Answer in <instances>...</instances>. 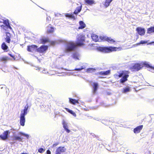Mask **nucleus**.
Instances as JSON below:
<instances>
[{
	"mask_svg": "<svg viewBox=\"0 0 154 154\" xmlns=\"http://www.w3.org/2000/svg\"><path fill=\"white\" fill-rule=\"evenodd\" d=\"M65 16L67 17L71 18L74 20L76 19V17L74 16L72 14L66 13L65 14Z\"/></svg>",
	"mask_w": 154,
	"mask_h": 154,
	"instance_id": "obj_26",
	"label": "nucleus"
},
{
	"mask_svg": "<svg viewBox=\"0 0 154 154\" xmlns=\"http://www.w3.org/2000/svg\"><path fill=\"white\" fill-rule=\"evenodd\" d=\"M38 47V46L35 45H28L27 46V50L29 52H32L36 50L37 51Z\"/></svg>",
	"mask_w": 154,
	"mask_h": 154,
	"instance_id": "obj_10",
	"label": "nucleus"
},
{
	"mask_svg": "<svg viewBox=\"0 0 154 154\" xmlns=\"http://www.w3.org/2000/svg\"><path fill=\"white\" fill-rule=\"evenodd\" d=\"M69 102L72 104L75 105L76 104L79 103V102L78 100L72 99L70 98H69Z\"/></svg>",
	"mask_w": 154,
	"mask_h": 154,
	"instance_id": "obj_18",
	"label": "nucleus"
},
{
	"mask_svg": "<svg viewBox=\"0 0 154 154\" xmlns=\"http://www.w3.org/2000/svg\"><path fill=\"white\" fill-rule=\"evenodd\" d=\"M15 139L19 141H21L22 139L19 136H16L15 137Z\"/></svg>",
	"mask_w": 154,
	"mask_h": 154,
	"instance_id": "obj_35",
	"label": "nucleus"
},
{
	"mask_svg": "<svg viewBox=\"0 0 154 154\" xmlns=\"http://www.w3.org/2000/svg\"><path fill=\"white\" fill-rule=\"evenodd\" d=\"M48 46L43 45L41 46L39 48H37V52L40 53L45 52L48 49Z\"/></svg>",
	"mask_w": 154,
	"mask_h": 154,
	"instance_id": "obj_8",
	"label": "nucleus"
},
{
	"mask_svg": "<svg viewBox=\"0 0 154 154\" xmlns=\"http://www.w3.org/2000/svg\"><path fill=\"white\" fill-rule=\"evenodd\" d=\"M101 39L103 41H107L109 43H114L115 41L111 37L106 36H103L100 37Z\"/></svg>",
	"mask_w": 154,
	"mask_h": 154,
	"instance_id": "obj_6",
	"label": "nucleus"
},
{
	"mask_svg": "<svg viewBox=\"0 0 154 154\" xmlns=\"http://www.w3.org/2000/svg\"><path fill=\"white\" fill-rule=\"evenodd\" d=\"M82 5H81L80 6L77 7L76 9L74 12V14L77 15L78 13H79L82 9Z\"/></svg>",
	"mask_w": 154,
	"mask_h": 154,
	"instance_id": "obj_24",
	"label": "nucleus"
},
{
	"mask_svg": "<svg viewBox=\"0 0 154 154\" xmlns=\"http://www.w3.org/2000/svg\"><path fill=\"white\" fill-rule=\"evenodd\" d=\"M10 133L9 131H6L3 132L2 135H0V138L3 140H5L8 137V135Z\"/></svg>",
	"mask_w": 154,
	"mask_h": 154,
	"instance_id": "obj_9",
	"label": "nucleus"
},
{
	"mask_svg": "<svg viewBox=\"0 0 154 154\" xmlns=\"http://www.w3.org/2000/svg\"><path fill=\"white\" fill-rule=\"evenodd\" d=\"M40 43L42 44H45L49 42V40L48 38H42L40 39Z\"/></svg>",
	"mask_w": 154,
	"mask_h": 154,
	"instance_id": "obj_20",
	"label": "nucleus"
},
{
	"mask_svg": "<svg viewBox=\"0 0 154 154\" xmlns=\"http://www.w3.org/2000/svg\"><path fill=\"white\" fill-rule=\"evenodd\" d=\"M45 149L44 147V148H40L38 149V151L40 153H42L45 151Z\"/></svg>",
	"mask_w": 154,
	"mask_h": 154,
	"instance_id": "obj_33",
	"label": "nucleus"
},
{
	"mask_svg": "<svg viewBox=\"0 0 154 154\" xmlns=\"http://www.w3.org/2000/svg\"><path fill=\"white\" fill-rule=\"evenodd\" d=\"M54 31V29L53 27H51L50 29H48L47 31L48 33H53Z\"/></svg>",
	"mask_w": 154,
	"mask_h": 154,
	"instance_id": "obj_31",
	"label": "nucleus"
},
{
	"mask_svg": "<svg viewBox=\"0 0 154 154\" xmlns=\"http://www.w3.org/2000/svg\"><path fill=\"white\" fill-rule=\"evenodd\" d=\"M8 55H9L14 60H16V58L13 55H12L11 54H10L9 53H8Z\"/></svg>",
	"mask_w": 154,
	"mask_h": 154,
	"instance_id": "obj_36",
	"label": "nucleus"
},
{
	"mask_svg": "<svg viewBox=\"0 0 154 154\" xmlns=\"http://www.w3.org/2000/svg\"><path fill=\"white\" fill-rule=\"evenodd\" d=\"M3 23L5 25H2L1 26V27L3 29L5 30V28L7 29L9 28L11 29H12V28L10 25L8 20V19L5 20Z\"/></svg>",
	"mask_w": 154,
	"mask_h": 154,
	"instance_id": "obj_7",
	"label": "nucleus"
},
{
	"mask_svg": "<svg viewBox=\"0 0 154 154\" xmlns=\"http://www.w3.org/2000/svg\"><path fill=\"white\" fill-rule=\"evenodd\" d=\"M122 48L116 47H112L109 46V47H100V50L104 53H109L113 51H116L119 49V50L121 49Z\"/></svg>",
	"mask_w": 154,
	"mask_h": 154,
	"instance_id": "obj_5",
	"label": "nucleus"
},
{
	"mask_svg": "<svg viewBox=\"0 0 154 154\" xmlns=\"http://www.w3.org/2000/svg\"><path fill=\"white\" fill-rule=\"evenodd\" d=\"M66 149L64 146H60L56 149V154H60L61 153L64 152Z\"/></svg>",
	"mask_w": 154,
	"mask_h": 154,
	"instance_id": "obj_12",
	"label": "nucleus"
},
{
	"mask_svg": "<svg viewBox=\"0 0 154 154\" xmlns=\"http://www.w3.org/2000/svg\"><path fill=\"white\" fill-rule=\"evenodd\" d=\"M143 125L137 126L134 129V132L136 134L140 133L141 131L143 129Z\"/></svg>",
	"mask_w": 154,
	"mask_h": 154,
	"instance_id": "obj_13",
	"label": "nucleus"
},
{
	"mask_svg": "<svg viewBox=\"0 0 154 154\" xmlns=\"http://www.w3.org/2000/svg\"><path fill=\"white\" fill-rule=\"evenodd\" d=\"M10 60V58L6 56H3L0 57V62L6 63L7 61Z\"/></svg>",
	"mask_w": 154,
	"mask_h": 154,
	"instance_id": "obj_16",
	"label": "nucleus"
},
{
	"mask_svg": "<svg viewBox=\"0 0 154 154\" xmlns=\"http://www.w3.org/2000/svg\"><path fill=\"white\" fill-rule=\"evenodd\" d=\"M85 4L86 5H91L94 4L95 2L94 0H85Z\"/></svg>",
	"mask_w": 154,
	"mask_h": 154,
	"instance_id": "obj_19",
	"label": "nucleus"
},
{
	"mask_svg": "<svg viewBox=\"0 0 154 154\" xmlns=\"http://www.w3.org/2000/svg\"><path fill=\"white\" fill-rule=\"evenodd\" d=\"M95 70V69L92 68H89L87 69L86 72L88 73L91 72H92L94 71Z\"/></svg>",
	"mask_w": 154,
	"mask_h": 154,
	"instance_id": "obj_32",
	"label": "nucleus"
},
{
	"mask_svg": "<svg viewBox=\"0 0 154 154\" xmlns=\"http://www.w3.org/2000/svg\"><path fill=\"white\" fill-rule=\"evenodd\" d=\"M154 32V26L151 27L147 29V33L150 34Z\"/></svg>",
	"mask_w": 154,
	"mask_h": 154,
	"instance_id": "obj_28",
	"label": "nucleus"
},
{
	"mask_svg": "<svg viewBox=\"0 0 154 154\" xmlns=\"http://www.w3.org/2000/svg\"><path fill=\"white\" fill-rule=\"evenodd\" d=\"M6 37L5 38V42L7 43H10L11 41V35L8 32L5 33Z\"/></svg>",
	"mask_w": 154,
	"mask_h": 154,
	"instance_id": "obj_14",
	"label": "nucleus"
},
{
	"mask_svg": "<svg viewBox=\"0 0 154 154\" xmlns=\"http://www.w3.org/2000/svg\"><path fill=\"white\" fill-rule=\"evenodd\" d=\"M59 144V142H57L56 143H55L53 144V145L52 146V147H55L56 146H57Z\"/></svg>",
	"mask_w": 154,
	"mask_h": 154,
	"instance_id": "obj_38",
	"label": "nucleus"
},
{
	"mask_svg": "<svg viewBox=\"0 0 154 154\" xmlns=\"http://www.w3.org/2000/svg\"><path fill=\"white\" fill-rule=\"evenodd\" d=\"M113 0H105L103 4L104 6L107 8L110 5V3Z\"/></svg>",
	"mask_w": 154,
	"mask_h": 154,
	"instance_id": "obj_23",
	"label": "nucleus"
},
{
	"mask_svg": "<svg viewBox=\"0 0 154 154\" xmlns=\"http://www.w3.org/2000/svg\"><path fill=\"white\" fill-rule=\"evenodd\" d=\"M84 68L83 67H81L80 68H75V70L76 71H80L83 69Z\"/></svg>",
	"mask_w": 154,
	"mask_h": 154,
	"instance_id": "obj_39",
	"label": "nucleus"
},
{
	"mask_svg": "<svg viewBox=\"0 0 154 154\" xmlns=\"http://www.w3.org/2000/svg\"><path fill=\"white\" fill-rule=\"evenodd\" d=\"M129 72L128 71L122 70L119 73L118 76L120 78L122 77L120 79V83H123L128 80V78L129 77L128 74Z\"/></svg>",
	"mask_w": 154,
	"mask_h": 154,
	"instance_id": "obj_3",
	"label": "nucleus"
},
{
	"mask_svg": "<svg viewBox=\"0 0 154 154\" xmlns=\"http://www.w3.org/2000/svg\"><path fill=\"white\" fill-rule=\"evenodd\" d=\"M79 26L78 27V29H82L85 28L86 27V25L84 22L82 21L79 22Z\"/></svg>",
	"mask_w": 154,
	"mask_h": 154,
	"instance_id": "obj_21",
	"label": "nucleus"
},
{
	"mask_svg": "<svg viewBox=\"0 0 154 154\" xmlns=\"http://www.w3.org/2000/svg\"><path fill=\"white\" fill-rule=\"evenodd\" d=\"M47 154H51V152L49 150H48L47 151Z\"/></svg>",
	"mask_w": 154,
	"mask_h": 154,
	"instance_id": "obj_40",
	"label": "nucleus"
},
{
	"mask_svg": "<svg viewBox=\"0 0 154 154\" xmlns=\"http://www.w3.org/2000/svg\"><path fill=\"white\" fill-rule=\"evenodd\" d=\"M147 43V42L144 41H141L140 42V43H138V44H144Z\"/></svg>",
	"mask_w": 154,
	"mask_h": 154,
	"instance_id": "obj_37",
	"label": "nucleus"
},
{
	"mask_svg": "<svg viewBox=\"0 0 154 154\" xmlns=\"http://www.w3.org/2000/svg\"><path fill=\"white\" fill-rule=\"evenodd\" d=\"M136 30L138 34L141 36L144 35L145 33V30L144 29L140 27H137Z\"/></svg>",
	"mask_w": 154,
	"mask_h": 154,
	"instance_id": "obj_11",
	"label": "nucleus"
},
{
	"mask_svg": "<svg viewBox=\"0 0 154 154\" xmlns=\"http://www.w3.org/2000/svg\"><path fill=\"white\" fill-rule=\"evenodd\" d=\"M5 20L2 19L1 18H0V23H3Z\"/></svg>",
	"mask_w": 154,
	"mask_h": 154,
	"instance_id": "obj_41",
	"label": "nucleus"
},
{
	"mask_svg": "<svg viewBox=\"0 0 154 154\" xmlns=\"http://www.w3.org/2000/svg\"><path fill=\"white\" fill-rule=\"evenodd\" d=\"M130 88L128 87L124 88L122 91V92L123 93H125L130 91Z\"/></svg>",
	"mask_w": 154,
	"mask_h": 154,
	"instance_id": "obj_30",
	"label": "nucleus"
},
{
	"mask_svg": "<svg viewBox=\"0 0 154 154\" xmlns=\"http://www.w3.org/2000/svg\"><path fill=\"white\" fill-rule=\"evenodd\" d=\"M85 41V35L83 34H79L78 35L76 43L70 41L67 43L66 50L67 52L73 51L77 46L80 47L84 45Z\"/></svg>",
	"mask_w": 154,
	"mask_h": 154,
	"instance_id": "obj_1",
	"label": "nucleus"
},
{
	"mask_svg": "<svg viewBox=\"0 0 154 154\" xmlns=\"http://www.w3.org/2000/svg\"><path fill=\"white\" fill-rule=\"evenodd\" d=\"M143 66L150 69L152 71L154 70V67L151 66L146 62L141 63H135L130 67V69L133 71H137L141 69Z\"/></svg>",
	"mask_w": 154,
	"mask_h": 154,
	"instance_id": "obj_2",
	"label": "nucleus"
},
{
	"mask_svg": "<svg viewBox=\"0 0 154 154\" xmlns=\"http://www.w3.org/2000/svg\"><path fill=\"white\" fill-rule=\"evenodd\" d=\"M63 128H64L65 130L68 133H69L70 132V130L67 128L68 126L66 123L64 121L63 122Z\"/></svg>",
	"mask_w": 154,
	"mask_h": 154,
	"instance_id": "obj_27",
	"label": "nucleus"
},
{
	"mask_svg": "<svg viewBox=\"0 0 154 154\" xmlns=\"http://www.w3.org/2000/svg\"><path fill=\"white\" fill-rule=\"evenodd\" d=\"M19 134H20L25 136L27 138L29 137V135L27 134H25L21 132H19Z\"/></svg>",
	"mask_w": 154,
	"mask_h": 154,
	"instance_id": "obj_34",
	"label": "nucleus"
},
{
	"mask_svg": "<svg viewBox=\"0 0 154 154\" xmlns=\"http://www.w3.org/2000/svg\"><path fill=\"white\" fill-rule=\"evenodd\" d=\"M91 38L95 42H97L98 40V36L95 34H93L91 35Z\"/></svg>",
	"mask_w": 154,
	"mask_h": 154,
	"instance_id": "obj_29",
	"label": "nucleus"
},
{
	"mask_svg": "<svg viewBox=\"0 0 154 154\" xmlns=\"http://www.w3.org/2000/svg\"><path fill=\"white\" fill-rule=\"evenodd\" d=\"M20 154H28L26 153L23 152V153H21Z\"/></svg>",
	"mask_w": 154,
	"mask_h": 154,
	"instance_id": "obj_43",
	"label": "nucleus"
},
{
	"mask_svg": "<svg viewBox=\"0 0 154 154\" xmlns=\"http://www.w3.org/2000/svg\"><path fill=\"white\" fill-rule=\"evenodd\" d=\"M64 109H65L66 111L68 112L69 113H70V114H71L72 115L74 116V117H76V115L75 114V112H74L73 111H72V110H70L68 108H64Z\"/></svg>",
	"mask_w": 154,
	"mask_h": 154,
	"instance_id": "obj_25",
	"label": "nucleus"
},
{
	"mask_svg": "<svg viewBox=\"0 0 154 154\" xmlns=\"http://www.w3.org/2000/svg\"><path fill=\"white\" fill-rule=\"evenodd\" d=\"M110 72V70H108L106 71H101L99 72L98 74L101 75H107L109 74Z\"/></svg>",
	"mask_w": 154,
	"mask_h": 154,
	"instance_id": "obj_22",
	"label": "nucleus"
},
{
	"mask_svg": "<svg viewBox=\"0 0 154 154\" xmlns=\"http://www.w3.org/2000/svg\"><path fill=\"white\" fill-rule=\"evenodd\" d=\"M28 108L27 104L24 107L23 110L21 111V113L20 114V123L21 125L24 126L25 125V116L27 114V111Z\"/></svg>",
	"mask_w": 154,
	"mask_h": 154,
	"instance_id": "obj_4",
	"label": "nucleus"
},
{
	"mask_svg": "<svg viewBox=\"0 0 154 154\" xmlns=\"http://www.w3.org/2000/svg\"><path fill=\"white\" fill-rule=\"evenodd\" d=\"M1 47L2 49L4 50L5 51L7 52L8 51V47L6 45L5 42L2 44Z\"/></svg>",
	"mask_w": 154,
	"mask_h": 154,
	"instance_id": "obj_15",
	"label": "nucleus"
},
{
	"mask_svg": "<svg viewBox=\"0 0 154 154\" xmlns=\"http://www.w3.org/2000/svg\"><path fill=\"white\" fill-rule=\"evenodd\" d=\"M98 87V85L97 83L94 82L93 83V94H95L96 93V91L97 90Z\"/></svg>",
	"mask_w": 154,
	"mask_h": 154,
	"instance_id": "obj_17",
	"label": "nucleus"
},
{
	"mask_svg": "<svg viewBox=\"0 0 154 154\" xmlns=\"http://www.w3.org/2000/svg\"><path fill=\"white\" fill-rule=\"evenodd\" d=\"M154 43V41L151 42V43H149V44H151L152 43Z\"/></svg>",
	"mask_w": 154,
	"mask_h": 154,
	"instance_id": "obj_42",
	"label": "nucleus"
}]
</instances>
